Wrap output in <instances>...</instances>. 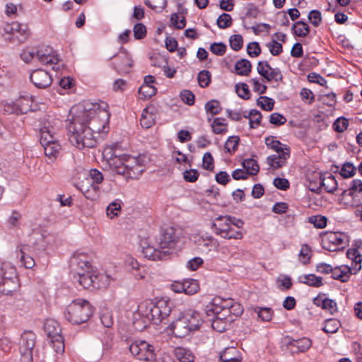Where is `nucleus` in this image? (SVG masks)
Segmentation results:
<instances>
[{
	"instance_id": "13d9d810",
	"label": "nucleus",
	"mask_w": 362,
	"mask_h": 362,
	"mask_svg": "<svg viewBox=\"0 0 362 362\" xmlns=\"http://www.w3.org/2000/svg\"><path fill=\"white\" fill-rule=\"evenodd\" d=\"M235 91L240 98L245 100H248L250 98V93L246 83H242L236 84Z\"/></svg>"
},
{
	"instance_id": "37998d69",
	"label": "nucleus",
	"mask_w": 362,
	"mask_h": 362,
	"mask_svg": "<svg viewBox=\"0 0 362 362\" xmlns=\"http://www.w3.org/2000/svg\"><path fill=\"white\" fill-rule=\"evenodd\" d=\"M240 142V138L236 136H230L224 146V148L226 151L228 152L230 154H233L235 152L238 148V144Z\"/></svg>"
},
{
	"instance_id": "412c9836",
	"label": "nucleus",
	"mask_w": 362,
	"mask_h": 362,
	"mask_svg": "<svg viewBox=\"0 0 362 362\" xmlns=\"http://www.w3.org/2000/svg\"><path fill=\"white\" fill-rule=\"evenodd\" d=\"M289 156L290 148H286V151H283V153L267 157V163L274 169H279L286 165V160Z\"/></svg>"
},
{
	"instance_id": "f03ea898",
	"label": "nucleus",
	"mask_w": 362,
	"mask_h": 362,
	"mask_svg": "<svg viewBox=\"0 0 362 362\" xmlns=\"http://www.w3.org/2000/svg\"><path fill=\"white\" fill-rule=\"evenodd\" d=\"M170 313L171 306L165 300L144 301L138 306L133 323L136 329L142 330L151 322L155 325L160 324Z\"/></svg>"
},
{
	"instance_id": "bb28decb",
	"label": "nucleus",
	"mask_w": 362,
	"mask_h": 362,
	"mask_svg": "<svg viewBox=\"0 0 362 362\" xmlns=\"http://www.w3.org/2000/svg\"><path fill=\"white\" fill-rule=\"evenodd\" d=\"M150 109H153L151 107H146L141 114L140 119V124L145 129H148L153 126L155 123V117L153 114L150 112Z\"/></svg>"
},
{
	"instance_id": "8fccbe9b",
	"label": "nucleus",
	"mask_w": 362,
	"mask_h": 362,
	"mask_svg": "<svg viewBox=\"0 0 362 362\" xmlns=\"http://www.w3.org/2000/svg\"><path fill=\"white\" fill-rule=\"evenodd\" d=\"M156 88L153 85L143 84L139 89V93L146 99L156 95Z\"/></svg>"
},
{
	"instance_id": "3c124183",
	"label": "nucleus",
	"mask_w": 362,
	"mask_h": 362,
	"mask_svg": "<svg viewBox=\"0 0 362 362\" xmlns=\"http://www.w3.org/2000/svg\"><path fill=\"white\" fill-rule=\"evenodd\" d=\"M249 116H252L250 121V128L255 129L260 125L262 115L259 111L257 110H252L249 112Z\"/></svg>"
},
{
	"instance_id": "bf43d9fd",
	"label": "nucleus",
	"mask_w": 362,
	"mask_h": 362,
	"mask_svg": "<svg viewBox=\"0 0 362 362\" xmlns=\"http://www.w3.org/2000/svg\"><path fill=\"white\" fill-rule=\"evenodd\" d=\"M310 223L317 228H324L327 226V218L321 215L313 216L309 218Z\"/></svg>"
},
{
	"instance_id": "79ce46f5",
	"label": "nucleus",
	"mask_w": 362,
	"mask_h": 362,
	"mask_svg": "<svg viewBox=\"0 0 362 362\" xmlns=\"http://www.w3.org/2000/svg\"><path fill=\"white\" fill-rule=\"evenodd\" d=\"M185 290L184 293L187 295H193L196 293L199 289V286L198 281L194 279H189L184 280Z\"/></svg>"
},
{
	"instance_id": "e2e57ef3",
	"label": "nucleus",
	"mask_w": 362,
	"mask_h": 362,
	"mask_svg": "<svg viewBox=\"0 0 362 362\" xmlns=\"http://www.w3.org/2000/svg\"><path fill=\"white\" fill-rule=\"evenodd\" d=\"M321 307L323 310H329L332 315H334L337 311L336 302L329 298H325L322 301Z\"/></svg>"
},
{
	"instance_id": "b1692460",
	"label": "nucleus",
	"mask_w": 362,
	"mask_h": 362,
	"mask_svg": "<svg viewBox=\"0 0 362 362\" xmlns=\"http://www.w3.org/2000/svg\"><path fill=\"white\" fill-rule=\"evenodd\" d=\"M320 186L323 187L327 192L334 194L337 189L338 183L334 175L328 174L320 176Z\"/></svg>"
},
{
	"instance_id": "20e7f679",
	"label": "nucleus",
	"mask_w": 362,
	"mask_h": 362,
	"mask_svg": "<svg viewBox=\"0 0 362 362\" xmlns=\"http://www.w3.org/2000/svg\"><path fill=\"white\" fill-rule=\"evenodd\" d=\"M93 313V308L84 299L73 300L66 308L65 318L73 325H80L88 320Z\"/></svg>"
},
{
	"instance_id": "c9c22d12",
	"label": "nucleus",
	"mask_w": 362,
	"mask_h": 362,
	"mask_svg": "<svg viewBox=\"0 0 362 362\" xmlns=\"http://www.w3.org/2000/svg\"><path fill=\"white\" fill-rule=\"evenodd\" d=\"M78 262L76 259H71V273L73 275V281L77 279V276H81L83 274L87 273L88 271L93 270L92 267H88V268L83 269L78 267Z\"/></svg>"
},
{
	"instance_id": "a211bd4d",
	"label": "nucleus",
	"mask_w": 362,
	"mask_h": 362,
	"mask_svg": "<svg viewBox=\"0 0 362 362\" xmlns=\"http://www.w3.org/2000/svg\"><path fill=\"white\" fill-rule=\"evenodd\" d=\"M40 144L42 146H45L52 144V142L59 141L58 134L53 126L44 125L40 129Z\"/></svg>"
},
{
	"instance_id": "72a5a7b5",
	"label": "nucleus",
	"mask_w": 362,
	"mask_h": 362,
	"mask_svg": "<svg viewBox=\"0 0 362 362\" xmlns=\"http://www.w3.org/2000/svg\"><path fill=\"white\" fill-rule=\"evenodd\" d=\"M218 301L220 298H214L205 308V313L207 316H213L215 318L217 315H221V307Z\"/></svg>"
},
{
	"instance_id": "a19ab883",
	"label": "nucleus",
	"mask_w": 362,
	"mask_h": 362,
	"mask_svg": "<svg viewBox=\"0 0 362 362\" xmlns=\"http://www.w3.org/2000/svg\"><path fill=\"white\" fill-rule=\"evenodd\" d=\"M242 165L246 170V172L252 175H257L259 170V167L257 162L252 158L245 159L243 161Z\"/></svg>"
},
{
	"instance_id": "a878e982",
	"label": "nucleus",
	"mask_w": 362,
	"mask_h": 362,
	"mask_svg": "<svg viewBox=\"0 0 362 362\" xmlns=\"http://www.w3.org/2000/svg\"><path fill=\"white\" fill-rule=\"evenodd\" d=\"M174 354L180 362H194L195 359L192 351L184 347L178 346L175 348Z\"/></svg>"
},
{
	"instance_id": "49530a36",
	"label": "nucleus",
	"mask_w": 362,
	"mask_h": 362,
	"mask_svg": "<svg viewBox=\"0 0 362 362\" xmlns=\"http://www.w3.org/2000/svg\"><path fill=\"white\" fill-rule=\"evenodd\" d=\"M197 81L202 88L208 87L211 81V73L207 70H202L198 74Z\"/></svg>"
},
{
	"instance_id": "7ed1b4c3",
	"label": "nucleus",
	"mask_w": 362,
	"mask_h": 362,
	"mask_svg": "<svg viewBox=\"0 0 362 362\" xmlns=\"http://www.w3.org/2000/svg\"><path fill=\"white\" fill-rule=\"evenodd\" d=\"M108 164L115 173L127 178L137 179L144 170V159L141 156L128 154L117 155L115 152H107Z\"/></svg>"
},
{
	"instance_id": "6e6d98bb",
	"label": "nucleus",
	"mask_w": 362,
	"mask_h": 362,
	"mask_svg": "<svg viewBox=\"0 0 362 362\" xmlns=\"http://www.w3.org/2000/svg\"><path fill=\"white\" fill-rule=\"evenodd\" d=\"M144 4L152 10L162 11L166 5V0H144Z\"/></svg>"
},
{
	"instance_id": "4c0bfd02",
	"label": "nucleus",
	"mask_w": 362,
	"mask_h": 362,
	"mask_svg": "<svg viewBox=\"0 0 362 362\" xmlns=\"http://www.w3.org/2000/svg\"><path fill=\"white\" fill-rule=\"evenodd\" d=\"M225 120L226 119L222 117H217L214 119L211 124L212 130L214 134H224L228 131V126L225 122Z\"/></svg>"
},
{
	"instance_id": "864d4df0",
	"label": "nucleus",
	"mask_w": 362,
	"mask_h": 362,
	"mask_svg": "<svg viewBox=\"0 0 362 362\" xmlns=\"http://www.w3.org/2000/svg\"><path fill=\"white\" fill-rule=\"evenodd\" d=\"M230 46L234 51H238L242 49L243 45V38L241 35H233L230 37Z\"/></svg>"
},
{
	"instance_id": "423d86ee",
	"label": "nucleus",
	"mask_w": 362,
	"mask_h": 362,
	"mask_svg": "<svg viewBox=\"0 0 362 362\" xmlns=\"http://www.w3.org/2000/svg\"><path fill=\"white\" fill-rule=\"evenodd\" d=\"M44 331L54 351L57 354L64 353V337L62 335V328L59 324L54 320L48 319L44 323Z\"/></svg>"
},
{
	"instance_id": "0eeeda50",
	"label": "nucleus",
	"mask_w": 362,
	"mask_h": 362,
	"mask_svg": "<svg viewBox=\"0 0 362 362\" xmlns=\"http://www.w3.org/2000/svg\"><path fill=\"white\" fill-rule=\"evenodd\" d=\"M129 351L137 359L153 361L156 360L155 349L153 345L146 341H135L129 346Z\"/></svg>"
},
{
	"instance_id": "cd10ccee",
	"label": "nucleus",
	"mask_w": 362,
	"mask_h": 362,
	"mask_svg": "<svg viewBox=\"0 0 362 362\" xmlns=\"http://www.w3.org/2000/svg\"><path fill=\"white\" fill-rule=\"evenodd\" d=\"M221 362H240L238 357V350L235 347L226 348L221 354Z\"/></svg>"
},
{
	"instance_id": "9b49d317",
	"label": "nucleus",
	"mask_w": 362,
	"mask_h": 362,
	"mask_svg": "<svg viewBox=\"0 0 362 362\" xmlns=\"http://www.w3.org/2000/svg\"><path fill=\"white\" fill-rule=\"evenodd\" d=\"M115 57L116 62L113 64L114 69L119 74H128L133 65V61L131 56L127 51L120 52L119 54L113 56ZM110 57L109 59H111Z\"/></svg>"
},
{
	"instance_id": "aec40b11",
	"label": "nucleus",
	"mask_w": 362,
	"mask_h": 362,
	"mask_svg": "<svg viewBox=\"0 0 362 362\" xmlns=\"http://www.w3.org/2000/svg\"><path fill=\"white\" fill-rule=\"evenodd\" d=\"M173 334L176 337L182 338L188 335L192 331L181 316L170 324Z\"/></svg>"
},
{
	"instance_id": "f3484780",
	"label": "nucleus",
	"mask_w": 362,
	"mask_h": 362,
	"mask_svg": "<svg viewBox=\"0 0 362 362\" xmlns=\"http://www.w3.org/2000/svg\"><path fill=\"white\" fill-rule=\"evenodd\" d=\"M233 220H235V218L230 216L218 217L216 219V223H213L214 232L222 238L227 236V231L231 227L230 222Z\"/></svg>"
},
{
	"instance_id": "4be33fe9",
	"label": "nucleus",
	"mask_w": 362,
	"mask_h": 362,
	"mask_svg": "<svg viewBox=\"0 0 362 362\" xmlns=\"http://www.w3.org/2000/svg\"><path fill=\"white\" fill-rule=\"evenodd\" d=\"M15 103L18 114H26L32 110V96L21 95L15 100Z\"/></svg>"
},
{
	"instance_id": "9d476101",
	"label": "nucleus",
	"mask_w": 362,
	"mask_h": 362,
	"mask_svg": "<svg viewBox=\"0 0 362 362\" xmlns=\"http://www.w3.org/2000/svg\"><path fill=\"white\" fill-rule=\"evenodd\" d=\"M158 243L160 248L163 250H169L170 255L172 250L175 249L177 243L175 228L169 227L163 230Z\"/></svg>"
},
{
	"instance_id": "ddd939ff",
	"label": "nucleus",
	"mask_w": 362,
	"mask_h": 362,
	"mask_svg": "<svg viewBox=\"0 0 362 362\" xmlns=\"http://www.w3.org/2000/svg\"><path fill=\"white\" fill-rule=\"evenodd\" d=\"M6 33L12 35L20 43L23 42L30 36V32L26 24H21L18 22H13L7 25L4 28Z\"/></svg>"
},
{
	"instance_id": "680f3d73",
	"label": "nucleus",
	"mask_w": 362,
	"mask_h": 362,
	"mask_svg": "<svg viewBox=\"0 0 362 362\" xmlns=\"http://www.w3.org/2000/svg\"><path fill=\"white\" fill-rule=\"evenodd\" d=\"M210 51L217 56H223L226 52V46L222 42H214L210 46Z\"/></svg>"
},
{
	"instance_id": "c756f323",
	"label": "nucleus",
	"mask_w": 362,
	"mask_h": 362,
	"mask_svg": "<svg viewBox=\"0 0 362 362\" xmlns=\"http://www.w3.org/2000/svg\"><path fill=\"white\" fill-rule=\"evenodd\" d=\"M300 282L307 284L310 286L320 287L323 285L322 278L316 276L315 274H305L299 277Z\"/></svg>"
},
{
	"instance_id": "5701e85b",
	"label": "nucleus",
	"mask_w": 362,
	"mask_h": 362,
	"mask_svg": "<svg viewBox=\"0 0 362 362\" xmlns=\"http://www.w3.org/2000/svg\"><path fill=\"white\" fill-rule=\"evenodd\" d=\"M331 274L332 279L347 282L351 274V269L346 266L332 267Z\"/></svg>"
},
{
	"instance_id": "69168bd1",
	"label": "nucleus",
	"mask_w": 362,
	"mask_h": 362,
	"mask_svg": "<svg viewBox=\"0 0 362 362\" xmlns=\"http://www.w3.org/2000/svg\"><path fill=\"white\" fill-rule=\"evenodd\" d=\"M134 35L135 39L141 40L146 35V28L142 23H136L134 27Z\"/></svg>"
},
{
	"instance_id": "603ef678",
	"label": "nucleus",
	"mask_w": 362,
	"mask_h": 362,
	"mask_svg": "<svg viewBox=\"0 0 362 362\" xmlns=\"http://www.w3.org/2000/svg\"><path fill=\"white\" fill-rule=\"evenodd\" d=\"M356 173V168L354 165L349 163H345L340 170V175L344 178H349L353 177Z\"/></svg>"
},
{
	"instance_id": "58836bf2",
	"label": "nucleus",
	"mask_w": 362,
	"mask_h": 362,
	"mask_svg": "<svg viewBox=\"0 0 362 362\" xmlns=\"http://www.w3.org/2000/svg\"><path fill=\"white\" fill-rule=\"evenodd\" d=\"M340 326H341V323H340L339 320L334 319V318H329V319H327L325 321V326H324L322 330L325 333L333 334V333H336L338 331Z\"/></svg>"
},
{
	"instance_id": "4468645a",
	"label": "nucleus",
	"mask_w": 362,
	"mask_h": 362,
	"mask_svg": "<svg viewBox=\"0 0 362 362\" xmlns=\"http://www.w3.org/2000/svg\"><path fill=\"white\" fill-rule=\"evenodd\" d=\"M30 79L38 88H46L52 83V78L49 73L42 69L34 70L30 74Z\"/></svg>"
},
{
	"instance_id": "de8ad7c7",
	"label": "nucleus",
	"mask_w": 362,
	"mask_h": 362,
	"mask_svg": "<svg viewBox=\"0 0 362 362\" xmlns=\"http://www.w3.org/2000/svg\"><path fill=\"white\" fill-rule=\"evenodd\" d=\"M121 211L120 201L116 200L110 203L106 209L107 215L110 218H113L118 216L119 213Z\"/></svg>"
},
{
	"instance_id": "4d7b16f0",
	"label": "nucleus",
	"mask_w": 362,
	"mask_h": 362,
	"mask_svg": "<svg viewBox=\"0 0 362 362\" xmlns=\"http://www.w3.org/2000/svg\"><path fill=\"white\" fill-rule=\"evenodd\" d=\"M310 253V247L306 244L303 245L299 253V259L303 264L309 263L311 257Z\"/></svg>"
},
{
	"instance_id": "774afa93",
	"label": "nucleus",
	"mask_w": 362,
	"mask_h": 362,
	"mask_svg": "<svg viewBox=\"0 0 362 362\" xmlns=\"http://www.w3.org/2000/svg\"><path fill=\"white\" fill-rule=\"evenodd\" d=\"M247 52L248 55L252 57H257L261 53V47L258 42H250L247 46Z\"/></svg>"
},
{
	"instance_id": "a18cd8bd",
	"label": "nucleus",
	"mask_w": 362,
	"mask_h": 362,
	"mask_svg": "<svg viewBox=\"0 0 362 362\" xmlns=\"http://www.w3.org/2000/svg\"><path fill=\"white\" fill-rule=\"evenodd\" d=\"M266 47L269 49L270 53L273 56H279L283 52V45L276 40L272 39L266 44Z\"/></svg>"
},
{
	"instance_id": "6e6552de",
	"label": "nucleus",
	"mask_w": 362,
	"mask_h": 362,
	"mask_svg": "<svg viewBox=\"0 0 362 362\" xmlns=\"http://www.w3.org/2000/svg\"><path fill=\"white\" fill-rule=\"evenodd\" d=\"M36 335L31 331H25L21 334L20 352L21 362H33V350L35 346Z\"/></svg>"
},
{
	"instance_id": "5fc2aeb1",
	"label": "nucleus",
	"mask_w": 362,
	"mask_h": 362,
	"mask_svg": "<svg viewBox=\"0 0 362 362\" xmlns=\"http://www.w3.org/2000/svg\"><path fill=\"white\" fill-rule=\"evenodd\" d=\"M216 23L220 28L225 29L229 28L232 25V18L229 14L223 13L219 16Z\"/></svg>"
},
{
	"instance_id": "f704fd0d",
	"label": "nucleus",
	"mask_w": 362,
	"mask_h": 362,
	"mask_svg": "<svg viewBox=\"0 0 362 362\" xmlns=\"http://www.w3.org/2000/svg\"><path fill=\"white\" fill-rule=\"evenodd\" d=\"M265 144L267 147L273 149L277 153H283L286 148H289L286 145L281 144L279 141L274 139L273 136H268L265 139Z\"/></svg>"
},
{
	"instance_id": "1a4fd4ad",
	"label": "nucleus",
	"mask_w": 362,
	"mask_h": 362,
	"mask_svg": "<svg viewBox=\"0 0 362 362\" xmlns=\"http://www.w3.org/2000/svg\"><path fill=\"white\" fill-rule=\"evenodd\" d=\"M345 235L341 233L326 232L322 237L323 248L329 251H336L338 247L344 248Z\"/></svg>"
},
{
	"instance_id": "dca6fc26",
	"label": "nucleus",
	"mask_w": 362,
	"mask_h": 362,
	"mask_svg": "<svg viewBox=\"0 0 362 362\" xmlns=\"http://www.w3.org/2000/svg\"><path fill=\"white\" fill-rule=\"evenodd\" d=\"M100 276L94 275L93 270L88 271L87 273L81 276H77V279L74 281V283H78L83 288L88 289L90 288H100L101 287L98 279Z\"/></svg>"
},
{
	"instance_id": "2eb2a0df",
	"label": "nucleus",
	"mask_w": 362,
	"mask_h": 362,
	"mask_svg": "<svg viewBox=\"0 0 362 362\" xmlns=\"http://www.w3.org/2000/svg\"><path fill=\"white\" fill-rule=\"evenodd\" d=\"M142 252L145 257L154 261L165 259L169 256V250H162L158 245L156 247L146 242L142 243Z\"/></svg>"
},
{
	"instance_id": "ea45409f",
	"label": "nucleus",
	"mask_w": 362,
	"mask_h": 362,
	"mask_svg": "<svg viewBox=\"0 0 362 362\" xmlns=\"http://www.w3.org/2000/svg\"><path fill=\"white\" fill-rule=\"evenodd\" d=\"M348 258L352 259L356 264L355 269L359 271L361 269L362 255L359 253L357 248H350L346 252Z\"/></svg>"
},
{
	"instance_id": "39448f33",
	"label": "nucleus",
	"mask_w": 362,
	"mask_h": 362,
	"mask_svg": "<svg viewBox=\"0 0 362 362\" xmlns=\"http://www.w3.org/2000/svg\"><path fill=\"white\" fill-rule=\"evenodd\" d=\"M19 287L15 267L9 262L0 261V293L12 295Z\"/></svg>"
},
{
	"instance_id": "c85d7f7f",
	"label": "nucleus",
	"mask_w": 362,
	"mask_h": 362,
	"mask_svg": "<svg viewBox=\"0 0 362 362\" xmlns=\"http://www.w3.org/2000/svg\"><path fill=\"white\" fill-rule=\"evenodd\" d=\"M51 50L48 52L38 50L36 52V58L42 64H56L58 62V58L53 54H51Z\"/></svg>"
},
{
	"instance_id": "09e8293b",
	"label": "nucleus",
	"mask_w": 362,
	"mask_h": 362,
	"mask_svg": "<svg viewBox=\"0 0 362 362\" xmlns=\"http://www.w3.org/2000/svg\"><path fill=\"white\" fill-rule=\"evenodd\" d=\"M205 110L207 113H211L212 115H216L221 112L222 108L220 105V103L218 100H211L206 103Z\"/></svg>"
},
{
	"instance_id": "338daca9",
	"label": "nucleus",
	"mask_w": 362,
	"mask_h": 362,
	"mask_svg": "<svg viewBox=\"0 0 362 362\" xmlns=\"http://www.w3.org/2000/svg\"><path fill=\"white\" fill-rule=\"evenodd\" d=\"M286 118L278 112L272 113L269 117V122L276 126H281L286 122Z\"/></svg>"
},
{
	"instance_id": "f8f14e48",
	"label": "nucleus",
	"mask_w": 362,
	"mask_h": 362,
	"mask_svg": "<svg viewBox=\"0 0 362 362\" xmlns=\"http://www.w3.org/2000/svg\"><path fill=\"white\" fill-rule=\"evenodd\" d=\"M33 247L28 244H19L16 250L17 258L20 259L21 264L26 269H31L35 265L32 256Z\"/></svg>"
},
{
	"instance_id": "393cba45",
	"label": "nucleus",
	"mask_w": 362,
	"mask_h": 362,
	"mask_svg": "<svg viewBox=\"0 0 362 362\" xmlns=\"http://www.w3.org/2000/svg\"><path fill=\"white\" fill-rule=\"evenodd\" d=\"M292 348L291 351L293 353L305 352L312 345L311 341L306 337L302 338L298 340H292L288 342Z\"/></svg>"
},
{
	"instance_id": "7c9ffc66",
	"label": "nucleus",
	"mask_w": 362,
	"mask_h": 362,
	"mask_svg": "<svg viewBox=\"0 0 362 362\" xmlns=\"http://www.w3.org/2000/svg\"><path fill=\"white\" fill-rule=\"evenodd\" d=\"M229 321L225 317V314L217 315L211 320V327L214 330L223 332L227 329Z\"/></svg>"
},
{
	"instance_id": "0e129e2a",
	"label": "nucleus",
	"mask_w": 362,
	"mask_h": 362,
	"mask_svg": "<svg viewBox=\"0 0 362 362\" xmlns=\"http://www.w3.org/2000/svg\"><path fill=\"white\" fill-rule=\"evenodd\" d=\"M349 126V121L344 117H340L335 120L333 124L334 129L337 132H343L347 129Z\"/></svg>"
},
{
	"instance_id": "473e14b6",
	"label": "nucleus",
	"mask_w": 362,
	"mask_h": 362,
	"mask_svg": "<svg viewBox=\"0 0 362 362\" xmlns=\"http://www.w3.org/2000/svg\"><path fill=\"white\" fill-rule=\"evenodd\" d=\"M45 156L52 161L58 156L61 150V146L59 141L52 142L49 145L43 146Z\"/></svg>"
},
{
	"instance_id": "052dcab7",
	"label": "nucleus",
	"mask_w": 362,
	"mask_h": 362,
	"mask_svg": "<svg viewBox=\"0 0 362 362\" xmlns=\"http://www.w3.org/2000/svg\"><path fill=\"white\" fill-rule=\"evenodd\" d=\"M255 311L258 314V317L263 321H269L272 319L273 311L269 308H257Z\"/></svg>"
},
{
	"instance_id": "e433bc0d",
	"label": "nucleus",
	"mask_w": 362,
	"mask_h": 362,
	"mask_svg": "<svg viewBox=\"0 0 362 362\" xmlns=\"http://www.w3.org/2000/svg\"><path fill=\"white\" fill-rule=\"evenodd\" d=\"M293 33L298 37H305L310 33L309 25L303 21H298L293 25Z\"/></svg>"
},
{
	"instance_id": "6ab92c4d",
	"label": "nucleus",
	"mask_w": 362,
	"mask_h": 362,
	"mask_svg": "<svg viewBox=\"0 0 362 362\" xmlns=\"http://www.w3.org/2000/svg\"><path fill=\"white\" fill-rule=\"evenodd\" d=\"M182 317L192 332L197 330L202 323L200 314L196 311L188 310Z\"/></svg>"
},
{
	"instance_id": "2f4dec72",
	"label": "nucleus",
	"mask_w": 362,
	"mask_h": 362,
	"mask_svg": "<svg viewBox=\"0 0 362 362\" xmlns=\"http://www.w3.org/2000/svg\"><path fill=\"white\" fill-rule=\"evenodd\" d=\"M252 64L250 62L245 59L238 61L235 65V69L237 74L240 76H249L251 72Z\"/></svg>"
},
{
	"instance_id": "c03bdc74",
	"label": "nucleus",
	"mask_w": 362,
	"mask_h": 362,
	"mask_svg": "<svg viewBox=\"0 0 362 362\" xmlns=\"http://www.w3.org/2000/svg\"><path fill=\"white\" fill-rule=\"evenodd\" d=\"M257 104L264 110L272 111L274 109V101L269 97L260 96L257 100Z\"/></svg>"
},
{
	"instance_id": "f257e3e1",
	"label": "nucleus",
	"mask_w": 362,
	"mask_h": 362,
	"mask_svg": "<svg viewBox=\"0 0 362 362\" xmlns=\"http://www.w3.org/2000/svg\"><path fill=\"white\" fill-rule=\"evenodd\" d=\"M108 105L100 103H85L71 107L66 121L69 141L76 147L93 148L97 144L95 134L105 132L110 114Z\"/></svg>"
}]
</instances>
